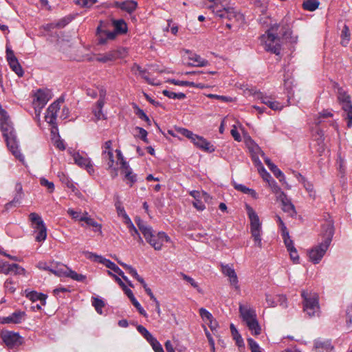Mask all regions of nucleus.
Instances as JSON below:
<instances>
[{
  "instance_id": "nucleus-38",
  "label": "nucleus",
  "mask_w": 352,
  "mask_h": 352,
  "mask_svg": "<svg viewBox=\"0 0 352 352\" xmlns=\"http://www.w3.org/2000/svg\"><path fill=\"white\" fill-rule=\"evenodd\" d=\"M320 3L317 0H305L302 3V8L305 10L314 11L318 6Z\"/></svg>"
},
{
  "instance_id": "nucleus-46",
  "label": "nucleus",
  "mask_w": 352,
  "mask_h": 352,
  "mask_svg": "<svg viewBox=\"0 0 352 352\" xmlns=\"http://www.w3.org/2000/svg\"><path fill=\"white\" fill-rule=\"evenodd\" d=\"M21 195H15L14 197L13 198V199L10 201H9L8 203H7L4 208H5V210L6 211L9 210L12 207H16L18 204H20L21 202Z\"/></svg>"
},
{
  "instance_id": "nucleus-17",
  "label": "nucleus",
  "mask_w": 352,
  "mask_h": 352,
  "mask_svg": "<svg viewBox=\"0 0 352 352\" xmlns=\"http://www.w3.org/2000/svg\"><path fill=\"white\" fill-rule=\"evenodd\" d=\"M221 272L225 276L229 277L231 285H233L236 289L239 290L238 278L234 270L228 265H221Z\"/></svg>"
},
{
  "instance_id": "nucleus-2",
  "label": "nucleus",
  "mask_w": 352,
  "mask_h": 352,
  "mask_svg": "<svg viewBox=\"0 0 352 352\" xmlns=\"http://www.w3.org/2000/svg\"><path fill=\"white\" fill-rule=\"evenodd\" d=\"M334 231L333 222L331 220H327L322 225L321 242L308 252L309 260L314 264L318 263L324 256L332 241Z\"/></svg>"
},
{
  "instance_id": "nucleus-9",
  "label": "nucleus",
  "mask_w": 352,
  "mask_h": 352,
  "mask_svg": "<svg viewBox=\"0 0 352 352\" xmlns=\"http://www.w3.org/2000/svg\"><path fill=\"white\" fill-rule=\"evenodd\" d=\"M1 338L5 344L10 349L17 347L23 342V338L19 333L11 331H2Z\"/></svg>"
},
{
  "instance_id": "nucleus-34",
  "label": "nucleus",
  "mask_w": 352,
  "mask_h": 352,
  "mask_svg": "<svg viewBox=\"0 0 352 352\" xmlns=\"http://www.w3.org/2000/svg\"><path fill=\"white\" fill-rule=\"evenodd\" d=\"M230 328V331H231V333L233 337V339L236 341V344L239 347H243L244 346L243 340L241 336L240 335V333H239V331H237L235 326L233 324H231Z\"/></svg>"
},
{
  "instance_id": "nucleus-55",
  "label": "nucleus",
  "mask_w": 352,
  "mask_h": 352,
  "mask_svg": "<svg viewBox=\"0 0 352 352\" xmlns=\"http://www.w3.org/2000/svg\"><path fill=\"white\" fill-rule=\"evenodd\" d=\"M287 251L289 252L290 258L293 261L294 263H299V256L298 254L297 250L295 247L292 248Z\"/></svg>"
},
{
  "instance_id": "nucleus-31",
  "label": "nucleus",
  "mask_w": 352,
  "mask_h": 352,
  "mask_svg": "<svg viewBox=\"0 0 352 352\" xmlns=\"http://www.w3.org/2000/svg\"><path fill=\"white\" fill-rule=\"evenodd\" d=\"M64 276L69 277L78 282H84L86 280V276L81 274H78L77 272L69 269V267H66V272Z\"/></svg>"
},
{
  "instance_id": "nucleus-45",
  "label": "nucleus",
  "mask_w": 352,
  "mask_h": 352,
  "mask_svg": "<svg viewBox=\"0 0 352 352\" xmlns=\"http://www.w3.org/2000/svg\"><path fill=\"white\" fill-rule=\"evenodd\" d=\"M102 155L104 159L107 160L108 168H112L114 164L113 153V151H103Z\"/></svg>"
},
{
  "instance_id": "nucleus-47",
  "label": "nucleus",
  "mask_w": 352,
  "mask_h": 352,
  "mask_svg": "<svg viewBox=\"0 0 352 352\" xmlns=\"http://www.w3.org/2000/svg\"><path fill=\"white\" fill-rule=\"evenodd\" d=\"M180 276L182 277V278L186 280L187 283H188L189 284L191 285V286L195 289H197V290L199 292H201V289L199 288V285L197 284V283L192 278H191L190 276L185 274L183 272H181L180 273Z\"/></svg>"
},
{
  "instance_id": "nucleus-8",
  "label": "nucleus",
  "mask_w": 352,
  "mask_h": 352,
  "mask_svg": "<svg viewBox=\"0 0 352 352\" xmlns=\"http://www.w3.org/2000/svg\"><path fill=\"white\" fill-rule=\"evenodd\" d=\"M338 99L342 104V109L344 111L343 116L348 120L347 126H352V103L351 96L343 89L342 87H338Z\"/></svg>"
},
{
  "instance_id": "nucleus-11",
  "label": "nucleus",
  "mask_w": 352,
  "mask_h": 352,
  "mask_svg": "<svg viewBox=\"0 0 352 352\" xmlns=\"http://www.w3.org/2000/svg\"><path fill=\"white\" fill-rule=\"evenodd\" d=\"M34 97L33 104L40 106V109H42L51 98L50 91L38 89L34 94Z\"/></svg>"
},
{
  "instance_id": "nucleus-22",
  "label": "nucleus",
  "mask_w": 352,
  "mask_h": 352,
  "mask_svg": "<svg viewBox=\"0 0 352 352\" xmlns=\"http://www.w3.org/2000/svg\"><path fill=\"white\" fill-rule=\"evenodd\" d=\"M25 296L32 302L40 300L42 305L46 304V299L47 296L43 293H39L36 291L25 290Z\"/></svg>"
},
{
  "instance_id": "nucleus-1",
  "label": "nucleus",
  "mask_w": 352,
  "mask_h": 352,
  "mask_svg": "<svg viewBox=\"0 0 352 352\" xmlns=\"http://www.w3.org/2000/svg\"><path fill=\"white\" fill-rule=\"evenodd\" d=\"M292 25L290 18L285 16L279 23L272 25L267 31V41L265 43V49L267 52H270L276 55L280 53L281 45L278 42L280 39L290 43H296L297 42V36L292 35Z\"/></svg>"
},
{
  "instance_id": "nucleus-5",
  "label": "nucleus",
  "mask_w": 352,
  "mask_h": 352,
  "mask_svg": "<svg viewBox=\"0 0 352 352\" xmlns=\"http://www.w3.org/2000/svg\"><path fill=\"white\" fill-rule=\"evenodd\" d=\"M240 316L246 323L248 329L252 331V335L258 336L261 333V328L256 318L254 309L240 304L239 307Z\"/></svg>"
},
{
  "instance_id": "nucleus-25",
  "label": "nucleus",
  "mask_w": 352,
  "mask_h": 352,
  "mask_svg": "<svg viewBox=\"0 0 352 352\" xmlns=\"http://www.w3.org/2000/svg\"><path fill=\"white\" fill-rule=\"evenodd\" d=\"M314 346L318 352H330L333 349L329 340H316Z\"/></svg>"
},
{
  "instance_id": "nucleus-60",
  "label": "nucleus",
  "mask_w": 352,
  "mask_h": 352,
  "mask_svg": "<svg viewBox=\"0 0 352 352\" xmlns=\"http://www.w3.org/2000/svg\"><path fill=\"white\" fill-rule=\"evenodd\" d=\"M208 97L210 98H215L217 100H220L223 102H231L232 100L230 97H227L225 96H219V95H217V94H208Z\"/></svg>"
},
{
  "instance_id": "nucleus-15",
  "label": "nucleus",
  "mask_w": 352,
  "mask_h": 352,
  "mask_svg": "<svg viewBox=\"0 0 352 352\" xmlns=\"http://www.w3.org/2000/svg\"><path fill=\"white\" fill-rule=\"evenodd\" d=\"M73 158L75 163L81 168H85L88 173L94 172V168L89 158H87L81 155L78 152L73 154Z\"/></svg>"
},
{
  "instance_id": "nucleus-28",
  "label": "nucleus",
  "mask_w": 352,
  "mask_h": 352,
  "mask_svg": "<svg viewBox=\"0 0 352 352\" xmlns=\"http://www.w3.org/2000/svg\"><path fill=\"white\" fill-rule=\"evenodd\" d=\"M261 102L268 106L272 110H280L282 109V105L277 101H274L272 98L267 96H263V94L261 96Z\"/></svg>"
},
{
  "instance_id": "nucleus-41",
  "label": "nucleus",
  "mask_w": 352,
  "mask_h": 352,
  "mask_svg": "<svg viewBox=\"0 0 352 352\" xmlns=\"http://www.w3.org/2000/svg\"><path fill=\"white\" fill-rule=\"evenodd\" d=\"M124 178V179L126 181V183L131 187L137 181V175L133 174L132 169L131 170H126L124 173H123Z\"/></svg>"
},
{
  "instance_id": "nucleus-29",
  "label": "nucleus",
  "mask_w": 352,
  "mask_h": 352,
  "mask_svg": "<svg viewBox=\"0 0 352 352\" xmlns=\"http://www.w3.org/2000/svg\"><path fill=\"white\" fill-rule=\"evenodd\" d=\"M29 218L36 230H41V228L46 227L43 219L38 214L32 212L30 214Z\"/></svg>"
},
{
  "instance_id": "nucleus-40",
  "label": "nucleus",
  "mask_w": 352,
  "mask_h": 352,
  "mask_svg": "<svg viewBox=\"0 0 352 352\" xmlns=\"http://www.w3.org/2000/svg\"><path fill=\"white\" fill-rule=\"evenodd\" d=\"M63 179L60 178V180L62 181V182L65 184L67 187L68 188L71 189L72 191L74 192L77 197H80L82 195V194L79 192V190L76 187V186L74 184V183L72 181H70L68 178L65 177V176L64 175H63Z\"/></svg>"
},
{
  "instance_id": "nucleus-12",
  "label": "nucleus",
  "mask_w": 352,
  "mask_h": 352,
  "mask_svg": "<svg viewBox=\"0 0 352 352\" xmlns=\"http://www.w3.org/2000/svg\"><path fill=\"white\" fill-rule=\"evenodd\" d=\"M25 272V269L16 263L9 264L8 262L0 260V273L9 274L14 272V274H22Z\"/></svg>"
},
{
  "instance_id": "nucleus-54",
  "label": "nucleus",
  "mask_w": 352,
  "mask_h": 352,
  "mask_svg": "<svg viewBox=\"0 0 352 352\" xmlns=\"http://www.w3.org/2000/svg\"><path fill=\"white\" fill-rule=\"evenodd\" d=\"M121 266L127 270L128 273L130 274L133 278H136L140 276L138 274L137 270L131 265H127L126 263H121Z\"/></svg>"
},
{
  "instance_id": "nucleus-39",
  "label": "nucleus",
  "mask_w": 352,
  "mask_h": 352,
  "mask_svg": "<svg viewBox=\"0 0 352 352\" xmlns=\"http://www.w3.org/2000/svg\"><path fill=\"white\" fill-rule=\"evenodd\" d=\"M269 169L272 172L274 175L278 179V180L280 182H283V184H285L287 186V183L285 182V175L283 173V172L277 167L276 165L274 164L273 165H271V166L269 168Z\"/></svg>"
},
{
  "instance_id": "nucleus-26",
  "label": "nucleus",
  "mask_w": 352,
  "mask_h": 352,
  "mask_svg": "<svg viewBox=\"0 0 352 352\" xmlns=\"http://www.w3.org/2000/svg\"><path fill=\"white\" fill-rule=\"evenodd\" d=\"M148 236H144L147 243H148L155 250H160L162 249V243L155 237L152 231V228L148 232Z\"/></svg>"
},
{
  "instance_id": "nucleus-59",
  "label": "nucleus",
  "mask_w": 352,
  "mask_h": 352,
  "mask_svg": "<svg viewBox=\"0 0 352 352\" xmlns=\"http://www.w3.org/2000/svg\"><path fill=\"white\" fill-rule=\"evenodd\" d=\"M13 281L11 278H8L4 283L6 289L10 293L12 294L15 292V288L13 286Z\"/></svg>"
},
{
  "instance_id": "nucleus-43",
  "label": "nucleus",
  "mask_w": 352,
  "mask_h": 352,
  "mask_svg": "<svg viewBox=\"0 0 352 352\" xmlns=\"http://www.w3.org/2000/svg\"><path fill=\"white\" fill-rule=\"evenodd\" d=\"M135 221L144 236H148V231L151 229V227L144 225L143 221L140 217H136Z\"/></svg>"
},
{
  "instance_id": "nucleus-61",
  "label": "nucleus",
  "mask_w": 352,
  "mask_h": 352,
  "mask_svg": "<svg viewBox=\"0 0 352 352\" xmlns=\"http://www.w3.org/2000/svg\"><path fill=\"white\" fill-rule=\"evenodd\" d=\"M6 59L8 63L12 62V60L17 59L15 56L13 50H12L8 45H6Z\"/></svg>"
},
{
  "instance_id": "nucleus-21",
  "label": "nucleus",
  "mask_w": 352,
  "mask_h": 352,
  "mask_svg": "<svg viewBox=\"0 0 352 352\" xmlns=\"http://www.w3.org/2000/svg\"><path fill=\"white\" fill-rule=\"evenodd\" d=\"M92 256L95 257L94 261L99 262L100 263L104 264L107 268L111 270L115 273L118 274V275L123 274V271L118 266L116 265L113 262L111 261L109 259L104 258L101 256H98L96 254H92Z\"/></svg>"
},
{
  "instance_id": "nucleus-58",
  "label": "nucleus",
  "mask_w": 352,
  "mask_h": 352,
  "mask_svg": "<svg viewBox=\"0 0 352 352\" xmlns=\"http://www.w3.org/2000/svg\"><path fill=\"white\" fill-rule=\"evenodd\" d=\"M155 237L157 238V240L161 242L162 245H163L164 241L168 242L170 241V237L164 232H159Z\"/></svg>"
},
{
  "instance_id": "nucleus-14",
  "label": "nucleus",
  "mask_w": 352,
  "mask_h": 352,
  "mask_svg": "<svg viewBox=\"0 0 352 352\" xmlns=\"http://www.w3.org/2000/svg\"><path fill=\"white\" fill-rule=\"evenodd\" d=\"M192 142L198 148L211 153L215 151V147L214 145L211 144L210 142H208L206 139H205L202 136H199L196 135Z\"/></svg>"
},
{
  "instance_id": "nucleus-20",
  "label": "nucleus",
  "mask_w": 352,
  "mask_h": 352,
  "mask_svg": "<svg viewBox=\"0 0 352 352\" xmlns=\"http://www.w3.org/2000/svg\"><path fill=\"white\" fill-rule=\"evenodd\" d=\"M279 198L283 205V210L289 213V216L291 217L296 215V211L295 210V207L292 203L291 200L287 198V195L284 192H281V195H280Z\"/></svg>"
},
{
  "instance_id": "nucleus-30",
  "label": "nucleus",
  "mask_w": 352,
  "mask_h": 352,
  "mask_svg": "<svg viewBox=\"0 0 352 352\" xmlns=\"http://www.w3.org/2000/svg\"><path fill=\"white\" fill-rule=\"evenodd\" d=\"M189 59L192 60V63H188V65L192 67H205L209 65L208 60L202 58L199 55L196 54H192L189 57Z\"/></svg>"
},
{
  "instance_id": "nucleus-18",
  "label": "nucleus",
  "mask_w": 352,
  "mask_h": 352,
  "mask_svg": "<svg viewBox=\"0 0 352 352\" xmlns=\"http://www.w3.org/2000/svg\"><path fill=\"white\" fill-rule=\"evenodd\" d=\"M266 302L269 306L273 307L278 305L283 308L287 307V298L285 295H276L275 296L266 295Z\"/></svg>"
},
{
  "instance_id": "nucleus-51",
  "label": "nucleus",
  "mask_w": 352,
  "mask_h": 352,
  "mask_svg": "<svg viewBox=\"0 0 352 352\" xmlns=\"http://www.w3.org/2000/svg\"><path fill=\"white\" fill-rule=\"evenodd\" d=\"M37 235L36 236V241L38 242H41L45 240L47 236V228L46 227L41 228V230H38Z\"/></svg>"
},
{
  "instance_id": "nucleus-24",
  "label": "nucleus",
  "mask_w": 352,
  "mask_h": 352,
  "mask_svg": "<svg viewBox=\"0 0 352 352\" xmlns=\"http://www.w3.org/2000/svg\"><path fill=\"white\" fill-rule=\"evenodd\" d=\"M169 82L175 85L179 86H188L190 87H196L201 89L208 87L207 85L203 83H195L194 82L187 81V80H178L175 79H170L168 80Z\"/></svg>"
},
{
  "instance_id": "nucleus-64",
  "label": "nucleus",
  "mask_w": 352,
  "mask_h": 352,
  "mask_svg": "<svg viewBox=\"0 0 352 352\" xmlns=\"http://www.w3.org/2000/svg\"><path fill=\"white\" fill-rule=\"evenodd\" d=\"M138 331L145 338L150 332L142 325L136 324Z\"/></svg>"
},
{
  "instance_id": "nucleus-53",
  "label": "nucleus",
  "mask_w": 352,
  "mask_h": 352,
  "mask_svg": "<svg viewBox=\"0 0 352 352\" xmlns=\"http://www.w3.org/2000/svg\"><path fill=\"white\" fill-rule=\"evenodd\" d=\"M40 184L41 186L47 187L50 192H52L54 190V183L52 182H49L44 177L40 179Z\"/></svg>"
},
{
  "instance_id": "nucleus-3",
  "label": "nucleus",
  "mask_w": 352,
  "mask_h": 352,
  "mask_svg": "<svg viewBox=\"0 0 352 352\" xmlns=\"http://www.w3.org/2000/svg\"><path fill=\"white\" fill-rule=\"evenodd\" d=\"M0 127L3 133V136L5 138V141L6 142L7 146L17 159L22 160L23 157L18 149V142L13 124L10 120L8 112L2 108L1 104Z\"/></svg>"
},
{
  "instance_id": "nucleus-6",
  "label": "nucleus",
  "mask_w": 352,
  "mask_h": 352,
  "mask_svg": "<svg viewBox=\"0 0 352 352\" xmlns=\"http://www.w3.org/2000/svg\"><path fill=\"white\" fill-rule=\"evenodd\" d=\"M300 295L302 298L303 311L309 318L318 316L320 312L318 295L305 290H302Z\"/></svg>"
},
{
  "instance_id": "nucleus-57",
  "label": "nucleus",
  "mask_w": 352,
  "mask_h": 352,
  "mask_svg": "<svg viewBox=\"0 0 352 352\" xmlns=\"http://www.w3.org/2000/svg\"><path fill=\"white\" fill-rule=\"evenodd\" d=\"M258 170L259 173L261 174L262 178L267 182H270V180L272 178L270 174L265 170L264 166H262L261 168H258Z\"/></svg>"
},
{
  "instance_id": "nucleus-42",
  "label": "nucleus",
  "mask_w": 352,
  "mask_h": 352,
  "mask_svg": "<svg viewBox=\"0 0 352 352\" xmlns=\"http://www.w3.org/2000/svg\"><path fill=\"white\" fill-rule=\"evenodd\" d=\"M91 302L97 313L102 314V309L105 305L104 302L98 297H92Z\"/></svg>"
},
{
  "instance_id": "nucleus-44",
  "label": "nucleus",
  "mask_w": 352,
  "mask_h": 352,
  "mask_svg": "<svg viewBox=\"0 0 352 352\" xmlns=\"http://www.w3.org/2000/svg\"><path fill=\"white\" fill-rule=\"evenodd\" d=\"M80 221H85L88 226L97 228V230L101 232V225L96 222L94 219L87 217H80ZM96 231V230H95Z\"/></svg>"
},
{
  "instance_id": "nucleus-32",
  "label": "nucleus",
  "mask_w": 352,
  "mask_h": 352,
  "mask_svg": "<svg viewBox=\"0 0 352 352\" xmlns=\"http://www.w3.org/2000/svg\"><path fill=\"white\" fill-rule=\"evenodd\" d=\"M244 16L240 12H236L234 8L228 7V21L230 22H236L243 21Z\"/></svg>"
},
{
  "instance_id": "nucleus-35",
  "label": "nucleus",
  "mask_w": 352,
  "mask_h": 352,
  "mask_svg": "<svg viewBox=\"0 0 352 352\" xmlns=\"http://www.w3.org/2000/svg\"><path fill=\"white\" fill-rule=\"evenodd\" d=\"M133 108L134 109L135 115L141 120L145 121L148 126L151 125V121L149 119L148 116L144 113V111L141 109L136 104H133Z\"/></svg>"
},
{
  "instance_id": "nucleus-10",
  "label": "nucleus",
  "mask_w": 352,
  "mask_h": 352,
  "mask_svg": "<svg viewBox=\"0 0 352 352\" xmlns=\"http://www.w3.org/2000/svg\"><path fill=\"white\" fill-rule=\"evenodd\" d=\"M126 50L124 47H119L116 50L109 51L104 54L100 55L97 60L100 63L113 61L118 58H122L126 56Z\"/></svg>"
},
{
  "instance_id": "nucleus-36",
  "label": "nucleus",
  "mask_w": 352,
  "mask_h": 352,
  "mask_svg": "<svg viewBox=\"0 0 352 352\" xmlns=\"http://www.w3.org/2000/svg\"><path fill=\"white\" fill-rule=\"evenodd\" d=\"M8 65L10 69L19 76L22 77L23 76V69L19 63L18 59L12 60V62H8Z\"/></svg>"
},
{
  "instance_id": "nucleus-62",
  "label": "nucleus",
  "mask_w": 352,
  "mask_h": 352,
  "mask_svg": "<svg viewBox=\"0 0 352 352\" xmlns=\"http://www.w3.org/2000/svg\"><path fill=\"white\" fill-rule=\"evenodd\" d=\"M51 126V135L52 136V139H54L56 136L57 138H60L58 133V126L56 121H54L53 124H49Z\"/></svg>"
},
{
  "instance_id": "nucleus-27",
  "label": "nucleus",
  "mask_w": 352,
  "mask_h": 352,
  "mask_svg": "<svg viewBox=\"0 0 352 352\" xmlns=\"http://www.w3.org/2000/svg\"><path fill=\"white\" fill-rule=\"evenodd\" d=\"M209 8L212 10V12L216 14L217 16L219 17L220 19H228V7L226 8L222 5L220 6L219 5H215L210 6Z\"/></svg>"
},
{
  "instance_id": "nucleus-13",
  "label": "nucleus",
  "mask_w": 352,
  "mask_h": 352,
  "mask_svg": "<svg viewBox=\"0 0 352 352\" xmlns=\"http://www.w3.org/2000/svg\"><path fill=\"white\" fill-rule=\"evenodd\" d=\"M63 102L64 99L60 98L48 107L47 109V114L45 117L48 124H53L54 121L56 120L57 112L60 109V104Z\"/></svg>"
},
{
  "instance_id": "nucleus-33",
  "label": "nucleus",
  "mask_w": 352,
  "mask_h": 352,
  "mask_svg": "<svg viewBox=\"0 0 352 352\" xmlns=\"http://www.w3.org/2000/svg\"><path fill=\"white\" fill-rule=\"evenodd\" d=\"M340 37H341V45L344 47H346L350 39H351V34H350V31H349V28L348 27V25H346V24H344V26H343V28L341 31V34H340Z\"/></svg>"
},
{
  "instance_id": "nucleus-37",
  "label": "nucleus",
  "mask_w": 352,
  "mask_h": 352,
  "mask_svg": "<svg viewBox=\"0 0 352 352\" xmlns=\"http://www.w3.org/2000/svg\"><path fill=\"white\" fill-rule=\"evenodd\" d=\"M234 188L245 194H248L251 195V197H253L254 199L258 198V195L254 189L249 188L243 184H234Z\"/></svg>"
},
{
  "instance_id": "nucleus-63",
  "label": "nucleus",
  "mask_w": 352,
  "mask_h": 352,
  "mask_svg": "<svg viewBox=\"0 0 352 352\" xmlns=\"http://www.w3.org/2000/svg\"><path fill=\"white\" fill-rule=\"evenodd\" d=\"M248 345L250 346V349L251 350V352L254 350L259 349L260 346L257 344L256 341L254 340V339L250 338L247 340Z\"/></svg>"
},
{
  "instance_id": "nucleus-7",
  "label": "nucleus",
  "mask_w": 352,
  "mask_h": 352,
  "mask_svg": "<svg viewBox=\"0 0 352 352\" xmlns=\"http://www.w3.org/2000/svg\"><path fill=\"white\" fill-rule=\"evenodd\" d=\"M245 210L250 221V232L252 238L258 248L262 247L261 232V223L255 210L248 204H245Z\"/></svg>"
},
{
  "instance_id": "nucleus-48",
  "label": "nucleus",
  "mask_w": 352,
  "mask_h": 352,
  "mask_svg": "<svg viewBox=\"0 0 352 352\" xmlns=\"http://www.w3.org/2000/svg\"><path fill=\"white\" fill-rule=\"evenodd\" d=\"M199 313L203 320L210 321L214 319L212 315L208 310L203 307L199 309Z\"/></svg>"
},
{
  "instance_id": "nucleus-56",
  "label": "nucleus",
  "mask_w": 352,
  "mask_h": 352,
  "mask_svg": "<svg viewBox=\"0 0 352 352\" xmlns=\"http://www.w3.org/2000/svg\"><path fill=\"white\" fill-rule=\"evenodd\" d=\"M268 184L274 193H280L281 195V192L283 191L281 190L280 186L278 185L277 182L273 178L270 180Z\"/></svg>"
},
{
  "instance_id": "nucleus-50",
  "label": "nucleus",
  "mask_w": 352,
  "mask_h": 352,
  "mask_svg": "<svg viewBox=\"0 0 352 352\" xmlns=\"http://www.w3.org/2000/svg\"><path fill=\"white\" fill-rule=\"evenodd\" d=\"M133 306L138 309V312L142 315L144 317H147V314L145 310L142 307L140 302L136 300L135 298L130 300Z\"/></svg>"
},
{
  "instance_id": "nucleus-4",
  "label": "nucleus",
  "mask_w": 352,
  "mask_h": 352,
  "mask_svg": "<svg viewBox=\"0 0 352 352\" xmlns=\"http://www.w3.org/2000/svg\"><path fill=\"white\" fill-rule=\"evenodd\" d=\"M112 25L114 27L113 32L109 31V23L100 21L96 28V36L98 45H104L108 40H114L118 35H122L127 32V24L124 19H112Z\"/></svg>"
},
{
  "instance_id": "nucleus-23",
  "label": "nucleus",
  "mask_w": 352,
  "mask_h": 352,
  "mask_svg": "<svg viewBox=\"0 0 352 352\" xmlns=\"http://www.w3.org/2000/svg\"><path fill=\"white\" fill-rule=\"evenodd\" d=\"M50 272L58 276H64L66 272L67 266L63 265L60 263L52 261L50 263Z\"/></svg>"
},
{
  "instance_id": "nucleus-52",
  "label": "nucleus",
  "mask_w": 352,
  "mask_h": 352,
  "mask_svg": "<svg viewBox=\"0 0 352 352\" xmlns=\"http://www.w3.org/2000/svg\"><path fill=\"white\" fill-rule=\"evenodd\" d=\"M178 132H179L184 137L190 139L191 141L193 140L196 134H194L191 131H189L185 128H179Z\"/></svg>"
},
{
  "instance_id": "nucleus-49",
  "label": "nucleus",
  "mask_w": 352,
  "mask_h": 352,
  "mask_svg": "<svg viewBox=\"0 0 352 352\" xmlns=\"http://www.w3.org/2000/svg\"><path fill=\"white\" fill-rule=\"evenodd\" d=\"M135 130L136 131H138L139 132V138L145 143L148 144L149 142H148V140L147 138V135H148V133L147 131L142 128V127H140V126H136L135 128Z\"/></svg>"
},
{
  "instance_id": "nucleus-16",
  "label": "nucleus",
  "mask_w": 352,
  "mask_h": 352,
  "mask_svg": "<svg viewBox=\"0 0 352 352\" xmlns=\"http://www.w3.org/2000/svg\"><path fill=\"white\" fill-rule=\"evenodd\" d=\"M25 312L22 311H16L13 312L10 316L7 317H3L1 319V324H19L24 319Z\"/></svg>"
},
{
  "instance_id": "nucleus-19",
  "label": "nucleus",
  "mask_w": 352,
  "mask_h": 352,
  "mask_svg": "<svg viewBox=\"0 0 352 352\" xmlns=\"http://www.w3.org/2000/svg\"><path fill=\"white\" fill-rule=\"evenodd\" d=\"M113 7L120 8L129 14L133 12L137 7L138 3L133 0H127L124 1H114Z\"/></svg>"
}]
</instances>
